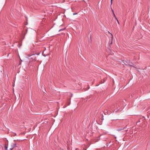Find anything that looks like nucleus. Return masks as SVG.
<instances>
[{
  "instance_id": "1",
  "label": "nucleus",
  "mask_w": 150,
  "mask_h": 150,
  "mask_svg": "<svg viewBox=\"0 0 150 150\" xmlns=\"http://www.w3.org/2000/svg\"><path fill=\"white\" fill-rule=\"evenodd\" d=\"M16 144L15 143L11 145V148L8 150H12L16 146Z\"/></svg>"
},
{
  "instance_id": "2",
  "label": "nucleus",
  "mask_w": 150,
  "mask_h": 150,
  "mask_svg": "<svg viewBox=\"0 0 150 150\" xmlns=\"http://www.w3.org/2000/svg\"><path fill=\"white\" fill-rule=\"evenodd\" d=\"M125 62H126L130 66V67H134V66H132V65H131L130 64V63L131 62H130V61H127V62H126L125 60Z\"/></svg>"
},
{
  "instance_id": "3",
  "label": "nucleus",
  "mask_w": 150,
  "mask_h": 150,
  "mask_svg": "<svg viewBox=\"0 0 150 150\" xmlns=\"http://www.w3.org/2000/svg\"><path fill=\"white\" fill-rule=\"evenodd\" d=\"M71 100V98H70L69 99V101L68 102L67 104V106H68V105H70V104L71 103V100Z\"/></svg>"
},
{
  "instance_id": "4",
  "label": "nucleus",
  "mask_w": 150,
  "mask_h": 150,
  "mask_svg": "<svg viewBox=\"0 0 150 150\" xmlns=\"http://www.w3.org/2000/svg\"><path fill=\"white\" fill-rule=\"evenodd\" d=\"M112 13H113V16H114L115 18H116V16L114 13V11H113V10L112 9Z\"/></svg>"
},
{
  "instance_id": "5",
  "label": "nucleus",
  "mask_w": 150,
  "mask_h": 150,
  "mask_svg": "<svg viewBox=\"0 0 150 150\" xmlns=\"http://www.w3.org/2000/svg\"><path fill=\"white\" fill-rule=\"evenodd\" d=\"M5 149L6 150H8V149H7L8 146L6 145L5 146Z\"/></svg>"
},
{
  "instance_id": "6",
  "label": "nucleus",
  "mask_w": 150,
  "mask_h": 150,
  "mask_svg": "<svg viewBox=\"0 0 150 150\" xmlns=\"http://www.w3.org/2000/svg\"><path fill=\"white\" fill-rule=\"evenodd\" d=\"M77 14V13H73V15H76V14Z\"/></svg>"
},
{
  "instance_id": "7",
  "label": "nucleus",
  "mask_w": 150,
  "mask_h": 150,
  "mask_svg": "<svg viewBox=\"0 0 150 150\" xmlns=\"http://www.w3.org/2000/svg\"><path fill=\"white\" fill-rule=\"evenodd\" d=\"M117 21L118 23L119 24L120 23H119V22L118 20H117Z\"/></svg>"
},
{
  "instance_id": "8",
  "label": "nucleus",
  "mask_w": 150,
  "mask_h": 150,
  "mask_svg": "<svg viewBox=\"0 0 150 150\" xmlns=\"http://www.w3.org/2000/svg\"><path fill=\"white\" fill-rule=\"evenodd\" d=\"M112 0H111V1H110V2H111V4H112Z\"/></svg>"
},
{
  "instance_id": "9",
  "label": "nucleus",
  "mask_w": 150,
  "mask_h": 150,
  "mask_svg": "<svg viewBox=\"0 0 150 150\" xmlns=\"http://www.w3.org/2000/svg\"><path fill=\"white\" fill-rule=\"evenodd\" d=\"M87 87L88 88V89L90 87H89V85H88Z\"/></svg>"
},
{
  "instance_id": "10",
  "label": "nucleus",
  "mask_w": 150,
  "mask_h": 150,
  "mask_svg": "<svg viewBox=\"0 0 150 150\" xmlns=\"http://www.w3.org/2000/svg\"><path fill=\"white\" fill-rule=\"evenodd\" d=\"M64 30V29H60L59 30V31H61V30Z\"/></svg>"
},
{
  "instance_id": "11",
  "label": "nucleus",
  "mask_w": 150,
  "mask_h": 150,
  "mask_svg": "<svg viewBox=\"0 0 150 150\" xmlns=\"http://www.w3.org/2000/svg\"><path fill=\"white\" fill-rule=\"evenodd\" d=\"M115 18V19L117 20V18L116 16V18Z\"/></svg>"
},
{
  "instance_id": "12",
  "label": "nucleus",
  "mask_w": 150,
  "mask_h": 150,
  "mask_svg": "<svg viewBox=\"0 0 150 150\" xmlns=\"http://www.w3.org/2000/svg\"><path fill=\"white\" fill-rule=\"evenodd\" d=\"M72 94H71V97H72Z\"/></svg>"
},
{
  "instance_id": "13",
  "label": "nucleus",
  "mask_w": 150,
  "mask_h": 150,
  "mask_svg": "<svg viewBox=\"0 0 150 150\" xmlns=\"http://www.w3.org/2000/svg\"><path fill=\"white\" fill-rule=\"evenodd\" d=\"M15 135L16 136V134H15Z\"/></svg>"
},
{
  "instance_id": "14",
  "label": "nucleus",
  "mask_w": 150,
  "mask_h": 150,
  "mask_svg": "<svg viewBox=\"0 0 150 150\" xmlns=\"http://www.w3.org/2000/svg\"><path fill=\"white\" fill-rule=\"evenodd\" d=\"M21 64V63H19V64Z\"/></svg>"
}]
</instances>
